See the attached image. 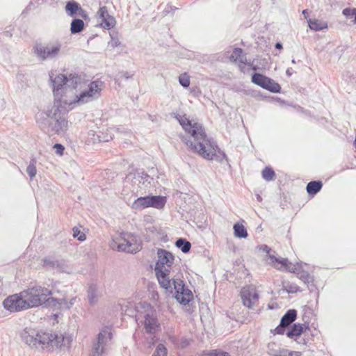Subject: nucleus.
Masks as SVG:
<instances>
[{
  "label": "nucleus",
  "instance_id": "nucleus-1",
  "mask_svg": "<svg viewBox=\"0 0 356 356\" xmlns=\"http://www.w3.org/2000/svg\"><path fill=\"white\" fill-rule=\"evenodd\" d=\"M73 75L77 74H60L54 78L50 76L54 95V104L36 116V121L44 131L60 135L67 130V102L66 100L63 101L62 98L67 90H72L70 79Z\"/></svg>",
  "mask_w": 356,
  "mask_h": 356
},
{
  "label": "nucleus",
  "instance_id": "nucleus-2",
  "mask_svg": "<svg viewBox=\"0 0 356 356\" xmlns=\"http://www.w3.org/2000/svg\"><path fill=\"white\" fill-rule=\"evenodd\" d=\"M175 118L184 131L190 134L181 138L190 151L209 161L215 160L220 163H222L224 160L228 161L225 152L221 150L212 139L207 138L202 124L193 123L186 115L177 114Z\"/></svg>",
  "mask_w": 356,
  "mask_h": 356
},
{
  "label": "nucleus",
  "instance_id": "nucleus-3",
  "mask_svg": "<svg viewBox=\"0 0 356 356\" xmlns=\"http://www.w3.org/2000/svg\"><path fill=\"white\" fill-rule=\"evenodd\" d=\"M71 79L72 89L75 90L74 98L67 103L69 105H83L99 99L104 87V83L99 80L89 81L81 75H73Z\"/></svg>",
  "mask_w": 356,
  "mask_h": 356
},
{
  "label": "nucleus",
  "instance_id": "nucleus-4",
  "mask_svg": "<svg viewBox=\"0 0 356 356\" xmlns=\"http://www.w3.org/2000/svg\"><path fill=\"white\" fill-rule=\"evenodd\" d=\"M263 250L266 252V261L268 264L273 265L279 270H286L296 274L297 277L305 284L313 283L314 277L305 270V268L308 266L306 263H293L287 258L277 257L270 254V250L268 248V246H264Z\"/></svg>",
  "mask_w": 356,
  "mask_h": 356
},
{
  "label": "nucleus",
  "instance_id": "nucleus-5",
  "mask_svg": "<svg viewBox=\"0 0 356 356\" xmlns=\"http://www.w3.org/2000/svg\"><path fill=\"white\" fill-rule=\"evenodd\" d=\"M72 341V336L60 333L38 332L37 348L53 351L54 349L67 348Z\"/></svg>",
  "mask_w": 356,
  "mask_h": 356
},
{
  "label": "nucleus",
  "instance_id": "nucleus-6",
  "mask_svg": "<svg viewBox=\"0 0 356 356\" xmlns=\"http://www.w3.org/2000/svg\"><path fill=\"white\" fill-rule=\"evenodd\" d=\"M157 254L156 275L161 286L168 290L172 288L170 269L173 264L174 257L170 252L163 250H159Z\"/></svg>",
  "mask_w": 356,
  "mask_h": 356
},
{
  "label": "nucleus",
  "instance_id": "nucleus-7",
  "mask_svg": "<svg viewBox=\"0 0 356 356\" xmlns=\"http://www.w3.org/2000/svg\"><path fill=\"white\" fill-rule=\"evenodd\" d=\"M136 320L138 324L143 327L145 332L156 333L160 329V323L156 310L147 303H140L136 307Z\"/></svg>",
  "mask_w": 356,
  "mask_h": 356
},
{
  "label": "nucleus",
  "instance_id": "nucleus-8",
  "mask_svg": "<svg viewBox=\"0 0 356 356\" xmlns=\"http://www.w3.org/2000/svg\"><path fill=\"white\" fill-rule=\"evenodd\" d=\"M22 295L28 304L29 309L41 305L47 300V297L51 295L49 289L41 285L29 286L22 291Z\"/></svg>",
  "mask_w": 356,
  "mask_h": 356
},
{
  "label": "nucleus",
  "instance_id": "nucleus-9",
  "mask_svg": "<svg viewBox=\"0 0 356 356\" xmlns=\"http://www.w3.org/2000/svg\"><path fill=\"white\" fill-rule=\"evenodd\" d=\"M61 49L60 42L36 44L33 47V53L40 60H52L58 57Z\"/></svg>",
  "mask_w": 356,
  "mask_h": 356
},
{
  "label": "nucleus",
  "instance_id": "nucleus-10",
  "mask_svg": "<svg viewBox=\"0 0 356 356\" xmlns=\"http://www.w3.org/2000/svg\"><path fill=\"white\" fill-rule=\"evenodd\" d=\"M171 286L168 291L170 293L175 291V298L179 303L186 305L192 300L193 295L191 290L185 288L183 281L172 279Z\"/></svg>",
  "mask_w": 356,
  "mask_h": 356
},
{
  "label": "nucleus",
  "instance_id": "nucleus-11",
  "mask_svg": "<svg viewBox=\"0 0 356 356\" xmlns=\"http://www.w3.org/2000/svg\"><path fill=\"white\" fill-rule=\"evenodd\" d=\"M112 339L111 329L104 327L98 334L97 342L93 343L90 356H104L106 352L105 346Z\"/></svg>",
  "mask_w": 356,
  "mask_h": 356
},
{
  "label": "nucleus",
  "instance_id": "nucleus-12",
  "mask_svg": "<svg viewBox=\"0 0 356 356\" xmlns=\"http://www.w3.org/2000/svg\"><path fill=\"white\" fill-rule=\"evenodd\" d=\"M251 81L253 83L273 93H280L282 88L280 85L271 78L262 74L254 72L252 74Z\"/></svg>",
  "mask_w": 356,
  "mask_h": 356
},
{
  "label": "nucleus",
  "instance_id": "nucleus-13",
  "mask_svg": "<svg viewBox=\"0 0 356 356\" xmlns=\"http://www.w3.org/2000/svg\"><path fill=\"white\" fill-rule=\"evenodd\" d=\"M3 305L6 309L10 312H17L29 309L28 304L22 295V291L8 296L3 300Z\"/></svg>",
  "mask_w": 356,
  "mask_h": 356
},
{
  "label": "nucleus",
  "instance_id": "nucleus-14",
  "mask_svg": "<svg viewBox=\"0 0 356 356\" xmlns=\"http://www.w3.org/2000/svg\"><path fill=\"white\" fill-rule=\"evenodd\" d=\"M241 298L245 307L251 309L257 305L259 300V294L253 286H247L241 291Z\"/></svg>",
  "mask_w": 356,
  "mask_h": 356
},
{
  "label": "nucleus",
  "instance_id": "nucleus-15",
  "mask_svg": "<svg viewBox=\"0 0 356 356\" xmlns=\"http://www.w3.org/2000/svg\"><path fill=\"white\" fill-rule=\"evenodd\" d=\"M97 15L102 20L101 26L103 29L110 30L115 26V18L108 13L106 6L100 7Z\"/></svg>",
  "mask_w": 356,
  "mask_h": 356
},
{
  "label": "nucleus",
  "instance_id": "nucleus-16",
  "mask_svg": "<svg viewBox=\"0 0 356 356\" xmlns=\"http://www.w3.org/2000/svg\"><path fill=\"white\" fill-rule=\"evenodd\" d=\"M296 316L297 312L296 309H289L287 311L286 313L282 316L280 324L274 330L275 333L278 334H283L286 327L296 319Z\"/></svg>",
  "mask_w": 356,
  "mask_h": 356
},
{
  "label": "nucleus",
  "instance_id": "nucleus-17",
  "mask_svg": "<svg viewBox=\"0 0 356 356\" xmlns=\"http://www.w3.org/2000/svg\"><path fill=\"white\" fill-rule=\"evenodd\" d=\"M38 332L31 329H25L22 333V340L29 346L37 348Z\"/></svg>",
  "mask_w": 356,
  "mask_h": 356
},
{
  "label": "nucleus",
  "instance_id": "nucleus-18",
  "mask_svg": "<svg viewBox=\"0 0 356 356\" xmlns=\"http://www.w3.org/2000/svg\"><path fill=\"white\" fill-rule=\"evenodd\" d=\"M167 202L165 196L148 195L149 207H153L157 209H163Z\"/></svg>",
  "mask_w": 356,
  "mask_h": 356
},
{
  "label": "nucleus",
  "instance_id": "nucleus-19",
  "mask_svg": "<svg viewBox=\"0 0 356 356\" xmlns=\"http://www.w3.org/2000/svg\"><path fill=\"white\" fill-rule=\"evenodd\" d=\"M286 349L282 348L275 342H270L267 346V353L269 356H285Z\"/></svg>",
  "mask_w": 356,
  "mask_h": 356
},
{
  "label": "nucleus",
  "instance_id": "nucleus-20",
  "mask_svg": "<svg viewBox=\"0 0 356 356\" xmlns=\"http://www.w3.org/2000/svg\"><path fill=\"white\" fill-rule=\"evenodd\" d=\"M81 8V5L74 0L67 1L65 5L66 13L72 17H76Z\"/></svg>",
  "mask_w": 356,
  "mask_h": 356
},
{
  "label": "nucleus",
  "instance_id": "nucleus-21",
  "mask_svg": "<svg viewBox=\"0 0 356 356\" xmlns=\"http://www.w3.org/2000/svg\"><path fill=\"white\" fill-rule=\"evenodd\" d=\"M323 182L321 180H314L309 181L306 186V190L309 196L314 197L322 188Z\"/></svg>",
  "mask_w": 356,
  "mask_h": 356
},
{
  "label": "nucleus",
  "instance_id": "nucleus-22",
  "mask_svg": "<svg viewBox=\"0 0 356 356\" xmlns=\"http://www.w3.org/2000/svg\"><path fill=\"white\" fill-rule=\"evenodd\" d=\"M232 61H238L241 64L248 63L246 55L244 54L243 49L240 47L234 48L232 54L229 56Z\"/></svg>",
  "mask_w": 356,
  "mask_h": 356
},
{
  "label": "nucleus",
  "instance_id": "nucleus-23",
  "mask_svg": "<svg viewBox=\"0 0 356 356\" xmlns=\"http://www.w3.org/2000/svg\"><path fill=\"white\" fill-rule=\"evenodd\" d=\"M307 328L308 327L305 325L295 323L286 334L289 338L293 339L296 337H299L304 331H306Z\"/></svg>",
  "mask_w": 356,
  "mask_h": 356
},
{
  "label": "nucleus",
  "instance_id": "nucleus-24",
  "mask_svg": "<svg viewBox=\"0 0 356 356\" xmlns=\"http://www.w3.org/2000/svg\"><path fill=\"white\" fill-rule=\"evenodd\" d=\"M307 22L309 29L315 31H319L327 28V22L316 19H309Z\"/></svg>",
  "mask_w": 356,
  "mask_h": 356
},
{
  "label": "nucleus",
  "instance_id": "nucleus-25",
  "mask_svg": "<svg viewBox=\"0 0 356 356\" xmlns=\"http://www.w3.org/2000/svg\"><path fill=\"white\" fill-rule=\"evenodd\" d=\"M131 208L135 210H143L149 208L148 195L136 199L131 204Z\"/></svg>",
  "mask_w": 356,
  "mask_h": 356
},
{
  "label": "nucleus",
  "instance_id": "nucleus-26",
  "mask_svg": "<svg viewBox=\"0 0 356 356\" xmlns=\"http://www.w3.org/2000/svg\"><path fill=\"white\" fill-rule=\"evenodd\" d=\"M85 26L83 21L79 18H74L70 24V32L72 34L81 33Z\"/></svg>",
  "mask_w": 356,
  "mask_h": 356
},
{
  "label": "nucleus",
  "instance_id": "nucleus-27",
  "mask_svg": "<svg viewBox=\"0 0 356 356\" xmlns=\"http://www.w3.org/2000/svg\"><path fill=\"white\" fill-rule=\"evenodd\" d=\"M152 233L154 235V237L159 240L162 243H168L170 241L168 238V236L165 231L161 227H152L151 229Z\"/></svg>",
  "mask_w": 356,
  "mask_h": 356
},
{
  "label": "nucleus",
  "instance_id": "nucleus-28",
  "mask_svg": "<svg viewBox=\"0 0 356 356\" xmlns=\"http://www.w3.org/2000/svg\"><path fill=\"white\" fill-rule=\"evenodd\" d=\"M234 234L239 238H245L248 236V232L245 226L240 223L236 222L233 226Z\"/></svg>",
  "mask_w": 356,
  "mask_h": 356
},
{
  "label": "nucleus",
  "instance_id": "nucleus-29",
  "mask_svg": "<svg viewBox=\"0 0 356 356\" xmlns=\"http://www.w3.org/2000/svg\"><path fill=\"white\" fill-rule=\"evenodd\" d=\"M261 176L264 180L270 181L275 179V172L273 168L270 166H266L261 171Z\"/></svg>",
  "mask_w": 356,
  "mask_h": 356
},
{
  "label": "nucleus",
  "instance_id": "nucleus-30",
  "mask_svg": "<svg viewBox=\"0 0 356 356\" xmlns=\"http://www.w3.org/2000/svg\"><path fill=\"white\" fill-rule=\"evenodd\" d=\"M113 248L115 251L124 252L130 254H136L140 251L141 248L140 246H115Z\"/></svg>",
  "mask_w": 356,
  "mask_h": 356
},
{
  "label": "nucleus",
  "instance_id": "nucleus-31",
  "mask_svg": "<svg viewBox=\"0 0 356 356\" xmlns=\"http://www.w3.org/2000/svg\"><path fill=\"white\" fill-rule=\"evenodd\" d=\"M36 163H37L36 159L33 157L31 159L29 164L26 168V172L30 177L31 179H33V177H35V176L36 175V173H37Z\"/></svg>",
  "mask_w": 356,
  "mask_h": 356
},
{
  "label": "nucleus",
  "instance_id": "nucleus-32",
  "mask_svg": "<svg viewBox=\"0 0 356 356\" xmlns=\"http://www.w3.org/2000/svg\"><path fill=\"white\" fill-rule=\"evenodd\" d=\"M282 289L289 293H297L300 291V287L295 283L284 282L282 284Z\"/></svg>",
  "mask_w": 356,
  "mask_h": 356
},
{
  "label": "nucleus",
  "instance_id": "nucleus-33",
  "mask_svg": "<svg viewBox=\"0 0 356 356\" xmlns=\"http://www.w3.org/2000/svg\"><path fill=\"white\" fill-rule=\"evenodd\" d=\"M136 176L138 178H140V179L139 180V182L140 183H142L143 184H145L146 183L147 184H152V181H154V175H148L147 173L145 172L144 171L143 172H138L136 174Z\"/></svg>",
  "mask_w": 356,
  "mask_h": 356
},
{
  "label": "nucleus",
  "instance_id": "nucleus-34",
  "mask_svg": "<svg viewBox=\"0 0 356 356\" xmlns=\"http://www.w3.org/2000/svg\"><path fill=\"white\" fill-rule=\"evenodd\" d=\"M179 83L184 88H187L190 86V78L186 73L181 74L179 76Z\"/></svg>",
  "mask_w": 356,
  "mask_h": 356
},
{
  "label": "nucleus",
  "instance_id": "nucleus-35",
  "mask_svg": "<svg viewBox=\"0 0 356 356\" xmlns=\"http://www.w3.org/2000/svg\"><path fill=\"white\" fill-rule=\"evenodd\" d=\"M110 35H111V39L108 42L109 47H111L112 48H115L121 44V42L118 38L117 33H110Z\"/></svg>",
  "mask_w": 356,
  "mask_h": 356
},
{
  "label": "nucleus",
  "instance_id": "nucleus-36",
  "mask_svg": "<svg viewBox=\"0 0 356 356\" xmlns=\"http://www.w3.org/2000/svg\"><path fill=\"white\" fill-rule=\"evenodd\" d=\"M88 299L89 303L91 305H95L97 303V296L96 292H95L94 289L90 288L88 290Z\"/></svg>",
  "mask_w": 356,
  "mask_h": 356
},
{
  "label": "nucleus",
  "instance_id": "nucleus-37",
  "mask_svg": "<svg viewBox=\"0 0 356 356\" xmlns=\"http://www.w3.org/2000/svg\"><path fill=\"white\" fill-rule=\"evenodd\" d=\"M113 139V137L111 135H109L108 134H104V133H99V134H97V138H94L93 140L95 142L98 141L99 143L101 142H108Z\"/></svg>",
  "mask_w": 356,
  "mask_h": 356
},
{
  "label": "nucleus",
  "instance_id": "nucleus-38",
  "mask_svg": "<svg viewBox=\"0 0 356 356\" xmlns=\"http://www.w3.org/2000/svg\"><path fill=\"white\" fill-rule=\"evenodd\" d=\"M72 236L74 238H77L78 241H83L86 240V234L83 233V232H81L79 228H77L76 227H74L73 229H72Z\"/></svg>",
  "mask_w": 356,
  "mask_h": 356
},
{
  "label": "nucleus",
  "instance_id": "nucleus-39",
  "mask_svg": "<svg viewBox=\"0 0 356 356\" xmlns=\"http://www.w3.org/2000/svg\"><path fill=\"white\" fill-rule=\"evenodd\" d=\"M152 356H167V348L163 344H159Z\"/></svg>",
  "mask_w": 356,
  "mask_h": 356
},
{
  "label": "nucleus",
  "instance_id": "nucleus-40",
  "mask_svg": "<svg viewBox=\"0 0 356 356\" xmlns=\"http://www.w3.org/2000/svg\"><path fill=\"white\" fill-rule=\"evenodd\" d=\"M356 13V8H346L343 10L342 13L347 18H352Z\"/></svg>",
  "mask_w": 356,
  "mask_h": 356
},
{
  "label": "nucleus",
  "instance_id": "nucleus-41",
  "mask_svg": "<svg viewBox=\"0 0 356 356\" xmlns=\"http://www.w3.org/2000/svg\"><path fill=\"white\" fill-rule=\"evenodd\" d=\"M132 76H133V74H130L129 72H126V71H122V72L118 73V80H120V79H125V80H127V79L132 77Z\"/></svg>",
  "mask_w": 356,
  "mask_h": 356
},
{
  "label": "nucleus",
  "instance_id": "nucleus-42",
  "mask_svg": "<svg viewBox=\"0 0 356 356\" xmlns=\"http://www.w3.org/2000/svg\"><path fill=\"white\" fill-rule=\"evenodd\" d=\"M53 148L55 149V152L58 154V155H63V152H64V150H65V147L63 145L60 144V143H56L54 144Z\"/></svg>",
  "mask_w": 356,
  "mask_h": 356
},
{
  "label": "nucleus",
  "instance_id": "nucleus-43",
  "mask_svg": "<svg viewBox=\"0 0 356 356\" xmlns=\"http://www.w3.org/2000/svg\"><path fill=\"white\" fill-rule=\"evenodd\" d=\"M175 245H191V243L184 238H178L175 241Z\"/></svg>",
  "mask_w": 356,
  "mask_h": 356
},
{
  "label": "nucleus",
  "instance_id": "nucleus-44",
  "mask_svg": "<svg viewBox=\"0 0 356 356\" xmlns=\"http://www.w3.org/2000/svg\"><path fill=\"white\" fill-rule=\"evenodd\" d=\"M77 15L80 16L81 17H82L85 20H90V18L88 17V13L85 10H83V8H81L79 10V12Z\"/></svg>",
  "mask_w": 356,
  "mask_h": 356
},
{
  "label": "nucleus",
  "instance_id": "nucleus-45",
  "mask_svg": "<svg viewBox=\"0 0 356 356\" xmlns=\"http://www.w3.org/2000/svg\"><path fill=\"white\" fill-rule=\"evenodd\" d=\"M285 356H302V353L299 351H292L286 349V353H284Z\"/></svg>",
  "mask_w": 356,
  "mask_h": 356
},
{
  "label": "nucleus",
  "instance_id": "nucleus-46",
  "mask_svg": "<svg viewBox=\"0 0 356 356\" xmlns=\"http://www.w3.org/2000/svg\"><path fill=\"white\" fill-rule=\"evenodd\" d=\"M244 65H246L250 66V67H251V69H252V70H254V71H257V70L259 69V67H258V66H257V65H254L253 64V61H252V62H251V61H248V63H244Z\"/></svg>",
  "mask_w": 356,
  "mask_h": 356
},
{
  "label": "nucleus",
  "instance_id": "nucleus-47",
  "mask_svg": "<svg viewBox=\"0 0 356 356\" xmlns=\"http://www.w3.org/2000/svg\"><path fill=\"white\" fill-rule=\"evenodd\" d=\"M180 247H181V250L183 252L187 253L190 251L191 246H180Z\"/></svg>",
  "mask_w": 356,
  "mask_h": 356
},
{
  "label": "nucleus",
  "instance_id": "nucleus-48",
  "mask_svg": "<svg viewBox=\"0 0 356 356\" xmlns=\"http://www.w3.org/2000/svg\"><path fill=\"white\" fill-rule=\"evenodd\" d=\"M188 345V341L186 339H182L181 341V346L182 348H185Z\"/></svg>",
  "mask_w": 356,
  "mask_h": 356
},
{
  "label": "nucleus",
  "instance_id": "nucleus-49",
  "mask_svg": "<svg viewBox=\"0 0 356 356\" xmlns=\"http://www.w3.org/2000/svg\"><path fill=\"white\" fill-rule=\"evenodd\" d=\"M293 73V70H292V68H288L286 70V74L287 75V76H291Z\"/></svg>",
  "mask_w": 356,
  "mask_h": 356
},
{
  "label": "nucleus",
  "instance_id": "nucleus-50",
  "mask_svg": "<svg viewBox=\"0 0 356 356\" xmlns=\"http://www.w3.org/2000/svg\"><path fill=\"white\" fill-rule=\"evenodd\" d=\"M276 49L281 50L283 49L282 44L281 42H277L275 45Z\"/></svg>",
  "mask_w": 356,
  "mask_h": 356
},
{
  "label": "nucleus",
  "instance_id": "nucleus-51",
  "mask_svg": "<svg viewBox=\"0 0 356 356\" xmlns=\"http://www.w3.org/2000/svg\"><path fill=\"white\" fill-rule=\"evenodd\" d=\"M44 266H50V265H51L52 266H54L55 264H54V263H52V262H51V261H49V260H47V259H45V260L44 261Z\"/></svg>",
  "mask_w": 356,
  "mask_h": 356
},
{
  "label": "nucleus",
  "instance_id": "nucleus-52",
  "mask_svg": "<svg viewBox=\"0 0 356 356\" xmlns=\"http://www.w3.org/2000/svg\"><path fill=\"white\" fill-rule=\"evenodd\" d=\"M74 300H75V298H72V299H71V300H70V302L69 305H67L66 306V307H67V308H70V307L74 304Z\"/></svg>",
  "mask_w": 356,
  "mask_h": 356
},
{
  "label": "nucleus",
  "instance_id": "nucleus-53",
  "mask_svg": "<svg viewBox=\"0 0 356 356\" xmlns=\"http://www.w3.org/2000/svg\"><path fill=\"white\" fill-rule=\"evenodd\" d=\"M302 15L305 16V18H307V15H308V10H302Z\"/></svg>",
  "mask_w": 356,
  "mask_h": 356
},
{
  "label": "nucleus",
  "instance_id": "nucleus-54",
  "mask_svg": "<svg viewBox=\"0 0 356 356\" xmlns=\"http://www.w3.org/2000/svg\"><path fill=\"white\" fill-rule=\"evenodd\" d=\"M4 34L6 35V36H9V37H11L12 36V33L10 32V31H6L4 32Z\"/></svg>",
  "mask_w": 356,
  "mask_h": 356
},
{
  "label": "nucleus",
  "instance_id": "nucleus-55",
  "mask_svg": "<svg viewBox=\"0 0 356 356\" xmlns=\"http://www.w3.org/2000/svg\"><path fill=\"white\" fill-rule=\"evenodd\" d=\"M257 200L258 202H261L262 201V198H261V197L259 195H257Z\"/></svg>",
  "mask_w": 356,
  "mask_h": 356
},
{
  "label": "nucleus",
  "instance_id": "nucleus-56",
  "mask_svg": "<svg viewBox=\"0 0 356 356\" xmlns=\"http://www.w3.org/2000/svg\"><path fill=\"white\" fill-rule=\"evenodd\" d=\"M124 241L126 242V244H125V245H133V243H131L130 241H129L126 240L125 238H124Z\"/></svg>",
  "mask_w": 356,
  "mask_h": 356
},
{
  "label": "nucleus",
  "instance_id": "nucleus-57",
  "mask_svg": "<svg viewBox=\"0 0 356 356\" xmlns=\"http://www.w3.org/2000/svg\"><path fill=\"white\" fill-rule=\"evenodd\" d=\"M291 63H293V64H295V63H296V60H295V59H292Z\"/></svg>",
  "mask_w": 356,
  "mask_h": 356
},
{
  "label": "nucleus",
  "instance_id": "nucleus-58",
  "mask_svg": "<svg viewBox=\"0 0 356 356\" xmlns=\"http://www.w3.org/2000/svg\"><path fill=\"white\" fill-rule=\"evenodd\" d=\"M240 68H241V71L244 72V70H243L244 67H241V66H240Z\"/></svg>",
  "mask_w": 356,
  "mask_h": 356
}]
</instances>
